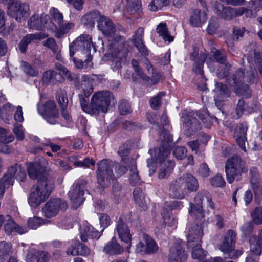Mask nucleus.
I'll return each instance as SVG.
<instances>
[{"label": "nucleus", "instance_id": "1", "mask_svg": "<svg viewBox=\"0 0 262 262\" xmlns=\"http://www.w3.org/2000/svg\"><path fill=\"white\" fill-rule=\"evenodd\" d=\"M164 140L158 149H150L148 153L151 158L147 159V166L150 168L149 174L155 172L156 163H160V171L158 174L159 179L167 178L173 171L174 163L172 161L167 160L170 155V143L172 141V137L168 133L163 134Z\"/></svg>", "mask_w": 262, "mask_h": 262}, {"label": "nucleus", "instance_id": "2", "mask_svg": "<svg viewBox=\"0 0 262 262\" xmlns=\"http://www.w3.org/2000/svg\"><path fill=\"white\" fill-rule=\"evenodd\" d=\"M78 100L82 110L91 115H98L100 113H106L110 106L115 104L114 95L107 91L95 92L91 99L90 103L82 94H78Z\"/></svg>", "mask_w": 262, "mask_h": 262}, {"label": "nucleus", "instance_id": "3", "mask_svg": "<svg viewBox=\"0 0 262 262\" xmlns=\"http://www.w3.org/2000/svg\"><path fill=\"white\" fill-rule=\"evenodd\" d=\"M54 188V181L48 177L40 178L32 186L28 202L31 206L36 207L49 198Z\"/></svg>", "mask_w": 262, "mask_h": 262}, {"label": "nucleus", "instance_id": "4", "mask_svg": "<svg viewBox=\"0 0 262 262\" xmlns=\"http://www.w3.org/2000/svg\"><path fill=\"white\" fill-rule=\"evenodd\" d=\"M203 206L211 209H215V204L212 201L211 195L205 190L198 192L194 198V204L191 203L189 209L190 215L196 220H202L204 217Z\"/></svg>", "mask_w": 262, "mask_h": 262}, {"label": "nucleus", "instance_id": "5", "mask_svg": "<svg viewBox=\"0 0 262 262\" xmlns=\"http://www.w3.org/2000/svg\"><path fill=\"white\" fill-rule=\"evenodd\" d=\"M92 36L88 34H82L69 46L70 56L73 57L75 53L80 52L87 56L85 62L88 64L92 61V56L90 55L91 47L93 46Z\"/></svg>", "mask_w": 262, "mask_h": 262}, {"label": "nucleus", "instance_id": "6", "mask_svg": "<svg viewBox=\"0 0 262 262\" xmlns=\"http://www.w3.org/2000/svg\"><path fill=\"white\" fill-rule=\"evenodd\" d=\"M96 170L98 184L102 188L108 187L111 184V181L115 179L113 173V168L114 163L107 159L99 161L97 164Z\"/></svg>", "mask_w": 262, "mask_h": 262}, {"label": "nucleus", "instance_id": "7", "mask_svg": "<svg viewBox=\"0 0 262 262\" xmlns=\"http://www.w3.org/2000/svg\"><path fill=\"white\" fill-rule=\"evenodd\" d=\"M245 163L240 157L233 156L229 158L225 165V171L227 181L232 183L234 181L241 179V172H244Z\"/></svg>", "mask_w": 262, "mask_h": 262}, {"label": "nucleus", "instance_id": "8", "mask_svg": "<svg viewBox=\"0 0 262 262\" xmlns=\"http://www.w3.org/2000/svg\"><path fill=\"white\" fill-rule=\"evenodd\" d=\"M53 24L56 27L55 36L58 38L63 37L71 30L74 28L75 24L73 21L63 23V16L57 9L53 8L50 10Z\"/></svg>", "mask_w": 262, "mask_h": 262}, {"label": "nucleus", "instance_id": "9", "mask_svg": "<svg viewBox=\"0 0 262 262\" xmlns=\"http://www.w3.org/2000/svg\"><path fill=\"white\" fill-rule=\"evenodd\" d=\"M87 182L83 180H78L71 186L68 196L75 209L80 206L85 200L84 195L87 192L86 189Z\"/></svg>", "mask_w": 262, "mask_h": 262}, {"label": "nucleus", "instance_id": "10", "mask_svg": "<svg viewBox=\"0 0 262 262\" xmlns=\"http://www.w3.org/2000/svg\"><path fill=\"white\" fill-rule=\"evenodd\" d=\"M37 111L40 115L49 123L55 124L59 118V112L53 100H48L43 103L37 104Z\"/></svg>", "mask_w": 262, "mask_h": 262}, {"label": "nucleus", "instance_id": "11", "mask_svg": "<svg viewBox=\"0 0 262 262\" xmlns=\"http://www.w3.org/2000/svg\"><path fill=\"white\" fill-rule=\"evenodd\" d=\"M29 5L25 3L16 1L7 7V14L17 21L25 20L30 14Z\"/></svg>", "mask_w": 262, "mask_h": 262}, {"label": "nucleus", "instance_id": "12", "mask_svg": "<svg viewBox=\"0 0 262 262\" xmlns=\"http://www.w3.org/2000/svg\"><path fill=\"white\" fill-rule=\"evenodd\" d=\"M121 40V36H116L114 42L108 45V54H111L113 60V65L115 63L114 69H118L121 67V59L125 57L127 53V50L123 49V42L119 41Z\"/></svg>", "mask_w": 262, "mask_h": 262}, {"label": "nucleus", "instance_id": "13", "mask_svg": "<svg viewBox=\"0 0 262 262\" xmlns=\"http://www.w3.org/2000/svg\"><path fill=\"white\" fill-rule=\"evenodd\" d=\"M67 208L65 201L59 198L50 199L42 208V212L45 216L51 218L55 216L60 210H64Z\"/></svg>", "mask_w": 262, "mask_h": 262}, {"label": "nucleus", "instance_id": "14", "mask_svg": "<svg viewBox=\"0 0 262 262\" xmlns=\"http://www.w3.org/2000/svg\"><path fill=\"white\" fill-rule=\"evenodd\" d=\"M217 16L226 20H230L234 18L242 15L245 8H232L229 6L224 7L221 4H218L216 7Z\"/></svg>", "mask_w": 262, "mask_h": 262}, {"label": "nucleus", "instance_id": "15", "mask_svg": "<svg viewBox=\"0 0 262 262\" xmlns=\"http://www.w3.org/2000/svg\"><path fill=\"white\" fill-rule=\"evenodd\" d=\"M194 115V114L191 113H182V121L183 122V126L187 130V134L189 136H191L201 128L200 123Z\"/></svg>", "mask_w": 262, "mask_h": 262}, {"label": "nucleus", "instance_id": "16", "mask_svg": "<svg viewBox=\"0 0 262 262\" xmlns=\"http://www.w3.org/2000/svg\"><path fill=\"white\" fill-rule=\"evenodd\" d=\"M3 177H6L7 180H11V184L13 185L15 178L23 181L26 178V173L20 165L15 164L9 167L7 174Z\"/></svg>", "mask_w": 262, "mask_h": 262}, {"label": "nucleus", "instance_id": "17", "mask_svg": "<svg viewBox=\"0 0 262 262\" xmlns=\"http://www.w3.org/2000/svg\"><path fill=\"white\" fill-rule=\"evenodd\" d=\"M3 177H6L7 180H11V184L13 185L15 178L23 181L26 178V173L20 165L15 164L9 167L7 174Z\"/></svg>", "mask_w": 262, "mask_h": 262}, {"label": "nucleus", "instance_id": "18", "mask_svg": "<svg viewBox=\"0 0 262 262\" xmlns=\"http://www.w3.org/2000/svg\"><path fill=\"white\" fill-rule=\"evenodd\" d=\"M50 20V16L47 14H38L32 16L28 21L30 28L35 30H43L47 27V23Z\"/></svg>", "mask_w": 262, "mask_h": 262}, {"label": "nucleus", "instance_id": "19", "mask_svg": "<svg viewBox=\"0 0 262 262\" xmlns=\"http://www.w3.org/2000/svg\"><path fill=\"white\" fill-rule=\"evenodd\" d=\"M116 231L119 238L125 244L131 245L132 235L130 230L121 218H119L116 224Z\"/></svg>", "mask_w": 262, "mask_h": 262}, {"label": "nucleus", "instance_id": "20", "mask_svg": "<svg viewBox=\"0 0 262 262\" xmlns=\"http://www.w3.org/2000/svg\"><path fill=\"white\" fill-rule=\"evenodd\" d=\"M48 36L47 34L42 32H37L34 34H29L23 38L18 45L20 51L22 53H26L28 46L31 42L37 40H41L47 38Z\"/></svg>", "mask_w": 262, "mask_h": 262}, {"label": "nucleus", "instance_id": "21", "mask_svg": "<svg viewBox=\"0 0 262 262\" xmlns=\"http://www.w3.org/2000/svg\"><path fill=\"white\" fill-rule=\"evenodd\" d=\"M187 253L184 247H171L168 255V262H186Z\"/></svg>", "mask_w": 262, "mask_h": 262}, {"label": "nucleus", "instance_id": "22", "mask_svg": "<svg viewBox=\"0 0 262 262\" xmlns=\"http://www.w3.org/2000/svg\"><path fill=\"white\" fill-rule=\"evenodd\" d=\"M190 59L194 61V70L198 73L201 74L202 73V68L205 61L207 63H209L211 59L207 58L206 53H202L199 56V52L196 49H194L192 53L190 54Z\"/></svg>", "mask_w": 262, "mask_h": 262}, {"label": "nucleus", "instance_id": "23", "mask_svg": "<svg viewBox=\"0 0 262 262\" xmlns=\"http://www.w3.org/2000/svg\"><path fill=\"white\" fill-rule=\"evenodd\" d=\"M126 13L135 19L141 17L143 12L141 2L139 0H127Z\"/></svg>", "mask_w": 262, "mask_h": 262}, {"label": "nucleus", "instance_id": "24", "mask_svg": "<svg viewBox=\"0 0 262 262\" xmlns=\"http://www.w3.org/2000/svg\"><path fill=\"white\" fill-rule=\"evenodd\" d=\"M214 91L216 93V96L214 98L215 105L219 108H221L223 102L230 96L229 90L225 84L217 82L216 83Z\"/></svg>", "mask_w": 262, "mask_h": 262}, {"label": "nucleus", "instance_id": "25", "mask_svg": "<svg viewBox=\"0 0 262 262\" xmlns=\"http://www.w3.org/2000/svg\"><path fill=\"white\" fill-rule=\"evenodd\" d=\"M190 14L189 23L193 27H201L207 19L206 13L199 9L192 10Z\"/></svg>", "mask_w": 262, "mask_h": 262}, {"label": "nucleus", "instance_id": "26", "mask_svg": "<svg viewBox=\"0 0 262 262\" xmlns=\"http://www.w3.org/2000/svg\"><path fill=\"white\" fill-rule=\"evenodd\" d=\"M98 29L107 36H111L116 31L112 21L102 15L98 23Z\"/></svg>", "mask_w": 262, "mask_h": 262}, {"label": "nucleus", "instance_id": "27", "mask_svg": "<svg viewBox=\"0 0 262 262\" xmlns=\"http://www.w3.org/2000/svg\"><path fill=\"white\" fill-rule=\"evenodd\" d=\"M77 88L81 91L80 94H82L86 99L90 97L94 90L92 79L86 75L82 76L80 83Z\"/></svg>", "mask_w": 262, "mask_h": 262}, {"label": "nucleus", "instance_id": "28", "mask_svg": "<svg viewBox=\"0 0 262 262\" xmlns=\"http://www.w3.org/2000/svg\"><path fill=\"white\" fill-rule=\"evenodd\" d=\"M183 179L181 177L171 182L169 185V192L173 198L182 199L185 197V193L183 189Z\"/></svg>", "mask_w": 262, "mask_h": 262}, {"label": "nucleus", "instance_id": "29", "mask_svg": "<svg viewBox=\"0 0 262 262\" xmlns=\"http://www.w3.org/2000/svg\"><path fill=\"white\" fill-rule=\"evenodd\" d=\"M254 77V75L251 72H246L245 73L243 69H240L233 74L232 79L235 86L244 83L245 81L250 82Z\"/></svg>", "mask_w": 262, "mask_h": 262}, {"label": "nucleus", "instance_id": "30", "mask_svg": "<svg viewBox=\"0 0 262 262\" xmlns=\"http://www.w3.org/2000/svg\"><path fill=\"white\" fill-rule=\"evenodd\" d=\"M203 235V230L198 225L195 229L192 228L189 230V233L188 235V244L190 246H201L202 242L201 240Z\"/></svg>", "mask_w": 262, "mask_h": 262}, {"label": "nucleus", "instance_id": "31", "mask_svg": "<svg viewBox=\"0 0 262 262\" xmlns=\"http://www.w3.org/2000/svg\"><path fill=\"white\" fill-rule=\"evenodd\" d=\"M127 161L129 163L127 165L129 167V180L133 186L140 184L141 179L139 175L138 171L136 167V162L133 158L126 159Z\"/></svg>", "mask_w": 262, "mask_h": 262}, {"label": "nucleus", "instance_id": "32", "mask_svg": "<svg viewBox=\"0 0 262 262\" xmlns=\"http://www.w3.org/2000/svg\"><path fill=\"white\" fill-rule=\"evenodd\" d=\"M50 258L49 253L45 251H36L32 249L30 250L26 256L27 262H33L34 258L37 260L36 262H48Z\"/></svg>", "mask_w": 262, "mask_h": 262}, {"label": "nucleus", "instance_id": "33", "mask_svg": "<svg viewBox=\"0 0 262 262\" xmlns=\"http://www.w3.org/2000/svg\"><path fill=\"white\" fill-rule=\"evenodd\" d=\"M99 237L100 233L90 225H86L81 229L80 238L84 242H87L89 238L98 239Z\"/></svg>", "mask_w": 262, "mask_h": 262}, {"label": "nucleus", "instance_id": "34", "mask_svg": "<svg viewBox=\"0 0 262 262\" xmlns=\"http://www.w3.org/2000/svg\"><path fill=\"white\" fill-rule=\"evenodd\" d=\"M102 15L97 10H94L86 13L82 18L83 23L90 27H94L95 22L98 23Z\"/></svg>", "mask_w": 262, "mask_h": 262}, {"label": "nucleus", "instance_id": "35", "mask_svg": "<svg viewBox=\"0 0 262 262\" xmlns=\"http://www.w3.org/2000/svg\"><path fill=\"white\" fill-rule=\"evenodd\" d=\"M14 139L12 135L7 136L6 130L0 127V152L8 153L10 151L8 145L9 143L11 142Z\"/></svg>", "mask_w": 262, "mask_h": 262}, {"label": "nucleus", "instance_id": "36", "mask_svg": "<svg viewBox=\"0 0 262 262\" xmlns=\"http://www.w3.org/2000/svg\"><path fill=\"white\" fill-rule=\"evenodd\" d=\"M4 229L8 234L15 231L19 234H23L26 232V229L17 225L11 218L7 216L5 220Z\"/></svg>", "mask_w": 262, "mask_h": 262}, {"label": "nucleus", "instance_id": "37", "mask_svg": "<svg viewBox=\"0 0 262 262\" xmlns=\"http://www.w3.org/2000/svg\"><path fill=\"white\" fill-rule=\"evenodd\" d=\"M133 196L137 205L143 210H146L147 208V202L145 195L140 188L137 187L134 189Z\"/></svg>", "mask_w": 262, "mask_h": 262}, {"label": "nucleus", "instance_id": "38", "mask_svg": "<svg viewBox=\"0 0 262 262\" xmlns=\"http://www.w3.org/2000/svg\"><path fill=\"white\" fill-rule=\"evenodd\" d=\"M183 179V184L185 186L189 192L195 191L199 187L197 179L191 174H185L181 177Z\"/></svg>", "mask_w": 262, "mask_h": 262}, {"label": "nucleus", "instance_id": "39", "mask_svg": "<svg viewBox=\"0 0 262 262\" xmlns=\"http://www.w3.org/2000/svg\"><path fill=\"white\" fill-rule=\"evenodd\" d=\"M219 249L224 256L228 258L236 259L243 253L242 250L236 249L234 247H219Z\"/></svg>", "mask_w": 262, "mask_h": 262}, {"label": "nucleus", "instance_id": "40", "mask_svg": "<svg viewBox=\"0 0 262 262\" xmlns=\"http://www.w3.org/2000/svg\"><path fill=\"white\" fill-rule=\"evenodd\" d=\"M60 80V76L53 70L46 71L42 76V81L45 83H51L55 84Z\"/></svg>", "mask_w": 262, "mask_h": 262}, {"label": "nucleus", "instance_id": "41", "mask_svg": "<svg viewBox=\"0 0 262 262\" xmlns=\"http://www.w3.org/2000/svg\"><path fill=\"white\" fill-rule=\"evenodd\" d=\"M208 252L204 250L201 247H193L191 256L193 259H196L198 262H205Z\"/></svg>", "mask_w": 262, "mask_h": 262}, {"label": "nucleus", "instance_id": "42", "mask_svg": "<svg viewBox=\"0 0 262 262\" xmlns=\"http://www.w3.org/2000/svg\"><path fill=\"white\" fill-rule=\"evenodd\" d=\"M156 29L157 33L162 36L165 41H168L169 42L173 41V37L169 34L166 23H160Z\"/></svg>", "mask_w": 262, "mask_h": 262}, {"label": "nucleus", "instance_id": "43", "mask_svg": "<svg viewBox=\"0 0 262 262\" xmlns=\"http://www.w3.org/2000/svg\"><path fill=\"white\" fill-rule=\"evenodd\" d=\"M56 99L61 108H67L68 99L67 92L64 90L58 89L56 92Z\"/></svg>", "mask_w": 262, "mask_h": 262}, {"label": "nucleus", "instance_id": "44", "mask_svg": "<svg viewBox=\"0 0 262 262\" xmlns=\"http://www.w3.org/2000/svg\"><path fill=\"white\" fill-rule=\"evenodd\" d=\"M40 166L38 162L30 163L28 166L29 177L33 180L36 179L40 173Z\"/></svg>", "mask_w": 262, "mask_h": 262}, {"label": "nucleus", "instance_id": "45", "mask_svg": "<svg viewBox=\"0 0 262 262\" xmlns=\"http://www.w3.org/2000/svg\"><path fill=\"white\" fill-rule=\"evenodd\" d=\"M170 0H152L148 5L149 9L154 12L161 9L169 4Z\"/></svg>", "mask_w": 262, "mask_h": 262}, {"label": "nucleus", "instance_id": "46", "mask_svg": "<svg viewBox=\"0 0 262 262\" xmlns=\"http://www.w3.org/2000/svg\"><path fill=\"white\" fill-rule=\"evenodd\" d=\"M21 69L25 74L28 76L35 77L38 74V71L35 67L31 66L25 61L21 62Z\"/></svg>", "mask_w": 262, "mask_h": 262}, {"label": "nucleus", "instance_id": "47", "mask_svg": "<svg viewBox=\"0 0 262 262\" xmlns=\"http://www.w3.org/2000/svg\"><path fill=\"white\" fill-rule=\"evenodd\" d=\"M196 115L202 121L206 127H209L213 123V120L217 122V118L216 117H211L208 113L202 114L200 112H197Z\"/></svg>", "mask_w": 262, "mask_h": 262}, {"label": "nucleus", "instance_id": "48", "mask_svg": "<svg viewBox=\"0 0 262 262\" xmlns=\"http://www.w3.org/2000/svg\"><path fill=\"white\" fill-rule=\"evenodd\" d=\"M234 87L235 92L237 94L245 98H249L251 96V90L247 84L243 83Z\"/></svg>", "mask_w": 262, "mask_h": 262}, {"label": "nucleus", "instance_id": "49", "mask_svg": "<svg viewBox=\"0 0 262 262\" xmlns=\"http://www.w3.org/2000/svg\"><path fill=\"white\" fill-rule=\"evenodd\" d=\"M236 235L235 232L229 230L226 233L223 241L224 246H233L236 244Z\"/></svg>", "mask_w": 262, "mask_h": 262}, {"label": "nucleus", "instance_id": "50", "mask_svg": "<svg viewBox=\"0 0 262 262\" xmlns=\"http://www.w3.org/2000/svg\"><path fill=\"white\" fill-rule=\"evenodd\" d=\"M165 95L164 92H160L157 95L152 97L149 101L150 107L154 110H158L161 105V100Z\"/></svg>", "mask_w": 262, "mask_h": 262}, {"label": "nucleus", "instance_id": "51", "mask_svg": "<svg viewBox=\"0 0 262 262\" xmlns=\"http://www.w3.org/2000/svg\"><path fill=\"white\" fill-rule=\"evenodd\" d=\"M262 252V247H250V249L248 252V256L246 259H254L257 261L258 259V256Z\"/></svg>", "mask_w": 262, "mask_h": 262}, {"label": "nucleus", "instance_id": "52", "mask_svg": "<svg viewBox=\"0 0 262 262\" xmlns=\"http://www.w3.org/2000/svg\"><path fill=\"white\" fill-rule=\"evenodd\" d=\"M140 246H156V242L148 235L142 233L140 235Z\"/></svg>", "mask_w": 262, "mask_h": 262}, {"label": "nucleus", "instance_id": "53", "mask_svg": "<svg viewBox=\"0 0 262 262\" xmlns=\"http://www.w3.org/2000/svg\"><path fill=\"white\" fill-rule=\"evenodd\" d=\"M231 66L229 63L221 64L217 71V74L220 78H224L229 74V71Z\"/></svg>", "mask_w": 262, "mask_h": 262}, {"label": "nucleus", "instance_id": "54", "mask_svg": "<svg viewBox=\"0 0 262 262\" xmlns=\"http://www.w3.org/2000/svg\"><path fill=\"white\" fill-rule=\"evenodd\" d=\"M219 27L217 19L216 18H212L209 20L207 31L209 34L213 35L216 33Z\"/></svg>", "mask_w": 262, "mask_h": 262}, {"label": "nucleus", "instance_id": "55", "mask_svg": "<svg viewBox=\"0 0 262 262\" xmlns=\"http://www.w3.org/2000/svg\"><path fill=\"white\" fill-rule=\"evenodd\" d=\"M164 223L168 226H172L176 223V221L171 215L170 212L167 210H164L162 213Z\"/></svg>", "mask_w": 262, "mask_h": 262}, {"label": "nucleus", "instance_id": "56", "mask_svg": "<svg viewBox=\"0 0 262 262\" xmlns=\"http://www.w3.org/2000/svg\"><path fill=\"white\" fill-rule=\"evenodd\" d=\"M129 152V149L126 145H123L119 147L118 153L122 157V160L123 163L126 165L129 163L127 161L126 159L130 158L127 157V156Z\"/></svg>", "mask_w": 262, "mask_h": 262}, {"label": "nucleus", "instance_id": "57", "mask_svg": "<svg viewBox=\"0 0 262 262\" xmlns=\"http://www.w3.org/2000/svg\"><path fill=\"white\" fill-rule=\"evenodd\" d=\"M12 107L11 104L7 103L0 108V116L2 119H7L12 112Z\"/></svg>", "mask_w": 262, "mask_h": 262}, {"label": "nucleus", "instance_id": "58", "mask_svg": "<svg viewBox=\"0 0 262 262\" xmlns=\"http://www.w3.org/2000/svg\"><path fill=\"white\" fill-rule=\"evenodd\" d=\"M251 216L253 222L256 224L262 223V207H257L252 212Z\"/></svg>", "mask_w": 262, "mask_h": 262}, {"label": "nucleus", "instance_id": "59", "mask_svg": "<svg viewBox=\"0 0 262 262\" xmlns=\"http://www.w3.org/2000/svg\"><path fill=\"white\" fill-rule=\"evenodd\" d=\"M103 251L109 255H114L122 253L124 249L122 247H104Z\"/></svg>", "mask_w": 262, "mask_h": 262}, {"label": "nucleus", "instance_id": "60", "mask_svg": "<svg viewBox=\"0 0 262 262\" xmlns=\"http://www.w3.org/2000/svg\"><path fill=\"white\" fill-rule=\"evenodd\" d=\"M42 224V220L35 216L29 218L27 223L28 226L32 229H37Z\"/></svg>", "mask_w": 262, "mask_h": 262}, {"label": "nucleus", "instance_id": "61", "mask_svg": "<svg viewBox=\"0 0 262 262\" xmlns=\"http://www.w3.org/2000/svg\"><path fill=\"white\" fill-rule=\"evenodd\" d=\"M214 59L219 63L223 64L226 63V56L225 52L216 50L213 54Z\"/></svg>", "mask_w": 262, "mask_h": 262}, {"label": "nucleus", "instance_id": "62", "mask_svg": "<svg viewBox=\"0 0 262 262\" xmlns=\"http://www.w3.org/2000/svg\"><path fill=\"white\" fill-rule=\"evenodd\" d=\"M210 183L213 186L221 187L224 186L226 183L221 175L217 174L210 179Z\"/></svg>", "mask_w": 262, "mask_h": 262}, {"label": "nucleus", "instance_id": "63", "mask_svg": "<svg viewBox=\"0 0 262 262\" xmlns=\"http://www.w3.org/2000/svg\"><path fill=\"white\" fill-rule=\"evenodd\" d=\"M251 187L256 196L262 195V187L259 183V181H255V179L251 180Z\"/></svg>", "mask_w": 262, "mask_h": 262}, {"label": "nucleus", "instance_id": "64", "mask_svg": "<svg viewBox=\"0 0 262 262\" xmlns=\"http://www.w3.org/2000/svg\"><path fill=\"white\" fill-rule=\"evenodd\" d=\"M187 149L185 147H177L173 151L175 157L178 159H183L186 156Z\"/></svg>", "mask_w": 262, "mask_h": 262}]
</instances>
